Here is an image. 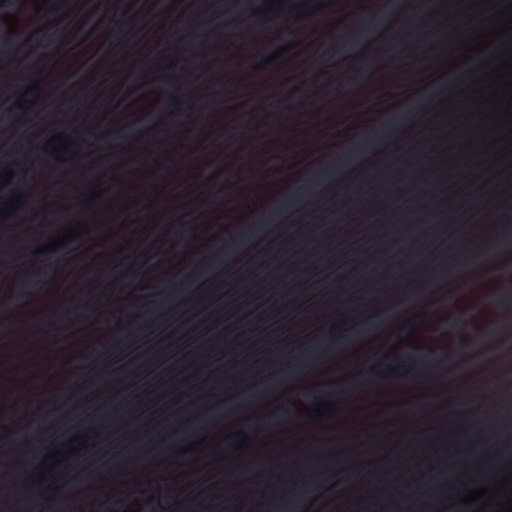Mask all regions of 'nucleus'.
<instances>
[{"label": "nucleus", "mask_w": 512, "mask_h": 512, "mask_svg": "<svg viewBox=\"0 0 512 512\" xmlns=\"http://www.w3.org/2000/svg\"><path fill=\"white\" fill-rule=\"evenodd\" d=\"M495 303L502 309H508L512 307V292L502 293L496 298Z\"/></svg>", "instance_id": "f257e3e1"}, {"label": "nucleus", "mask_w": 512, "mask_h": 512, "mask_svg": "<svg viewBox=\"0 0 512 512\" xmlns=\"http://www.w3.org/2000/svg\"><path fill=\"white\" fill-rule=\"evenodd\" d=\"M63 245V242H58L57 244L49 245L46 247L36 249L33 254L37 256H45L49 253L55 252L58 248Z\"/></svg>", "instance_id": "f03ea898"}, {"label": "nucleus", "mask_w": 512, "mask_h": 512, "mask_svg": "<svg viewBox=\"0 0 512 512\" xmlns=\"http://www.w3.org/2000/svg\"><path fill=\"white\" fill-rule=\"evenodd\" d=\"M244 440V434L242 432H236L228 437H226L223 440V443L229 447H234L235 449L238 448V445H233L234 441H243Z\"/></svg>", "instance_id": "7ed1b4c3"}, {"label": "nucleus", "mask_w": 512, "mask_h": 512, "mask_svg": "<svg viewBox=\"0 0 512 512\" xmlns=\"http://www.w3.org/2000/svg\"><path fill=\"white\" fill-rule=\"evenodd\" d=\"M283 52H284V50L281 49L279 52L275 53L274 55L270 56L266 60L262 61L260 64L256 65L254 67V69L255 70L262 69L266 64H269V63L273 62L274 60H276L280 56V54H282Z\"/></svg>", "instance_id": "20e7f679"}, {"label": "nucleus", "mask_w": 512, "mask_h": 512, "mask_svg": "<svg viewBox=\"0 0 512 512\" xmlns=\"http://www.w3.org/2000/svg\"><path fill=\"white\" fill-rule=\"evenodd\" d=\"M415 325H416L415 320L414 319L410 320L401 327V331L405 332L406 334H409V333H411V331Z\"/></svg>", "instance_id": "39448f33"}, {"label": "nucleus", "mask_w": 512, "mask_h": 512, "mask_svg": "<svg viewBox=\"0 0 512 512\" xmlns=\"http://www.w3.org/2000/svg\"><path fill=\"white\" fill-rule=\"evenodd\" d=\"M25 95L27 96H31L33 98H36L39 96V89L37 86H31L29 87L26 92H25Z\"/></svg>", "instance_id": "423d86ee"}, {"label": "nucleus", "mask_w": 512, "mask_h": 512, "mask_svg": "<svg viewBox=\"0 0 512 512\" xmlns=\"http://www.w3.org/2000/svg\"><path fill=\"white\" fill-rule=\"evenodd\" d=\"M41 274H42L41 272H37L35 274V278L31 282H29L28 284L30 286H32V287H35V288L41 287L43 283L41 282L40 279H38V276L41 275Z\"/></svg>", "instance_id": "0eeeda50"}, {"label": "nucleus", "mask_w": 512, "mask_h": 512, "mask_svg": "<svg viewBox=\"0 0 512 512\" xmlns=\"http://www.w3.org/2000/svg\"><path fill=\"white\" fill-rule=\"evenodd\" d=\"M20 200V196H16L15 198L12 199L8 206L11 207L13 210H16V208L19 206Z\"/></svg>", "instance_id": "6e6552de"}, {"label": "nucleus", "mask_w": 512, "mask_h": 512, "mask_svg": "<svg viewBox=\"0 0 512 512\" xmlns=\"http://www.w3.org/2000/svg\"><path fill=\"white\" fill-rule=\"evenodd\" d=\"M61 7H62L61 3H56V4L52 5L51 7H49L47 12L51 13V14H55L61 9Z\"/></svg>", "instance_id": "1a4fd4ad"}, {"label": "nucleus", "mask_w": 512, "mask_h": 512, "mask_svg": "<svg viewBox=\"0 0 512 512\" xmlns=\"http://www.w3.org/2000/svg\"><path fill=\"white\" fill-rule=\"evenodd\" d=\"M269 11H256L253 15L259 19H266Z\"/></svg>", "instance_id": "9d476101"}, {"label": "nucleus", "mask_w": 512, "mask_h": 512, "mask_svg": "<svg viewBox=\"0 0 512 512\" xmlns=\"http://www.w3.org/2000/svg\"><path fill=\"white\" fill-rule=\"evenodd\" d=\"M334 344H335V342H334V341L330 342V343H329V345H328L325 349H323V350L321 351V355H326V354H328V352H330L331 350H333V348H334Z\"/></svg>", "instance_id": "9b49d317"}, {"label": "nucleus", "mask_w": 512, "mask_h": 512, "mask_svg": "<svg viewBox=\"0 0 512 512\" xmlns=\"http://www.w3.org/2000/svg\"><path fill=\"white\" fill-rule=\"evenodd\" d=\"M472 503H473V501H471V500H465V501H462L460 504L463 508L467 509V508L471 507Z\"/></svg>", "instance_id": "f8f14e48"}, {"label": "nucleus", "mask_w": 512, "mask_h": 512, "mask_svg": "<svg viewBox=\"0 0 512 512\" xmlns=\"http://www.w3.org/2000/svg\"><path fill=\"white\" fill-rule=\"evenodd\" d=\"M419 359H420L424 364H430V362H431L429 359H427L426 355H421V356L419 357Z\"/></svg>", "instance_id": "ddd939ff"}, {"label": "nucleus", "mask_w": 512, "mask_h": 512, "mask_svg": "<svg viewBox=\"0 0 512 512\" xmlns=\"http://www.w3.org/2000/svg\"><path fill=\"white\" fill-rule=\"evenodd\" d=\"M1 44H2V46H5V47H6V46H9V45H10V42H9V40L5 37V38H2V39H1Z\"/></svg>", "instance_id": "4468645a"}, {"label": "nucleus", "mask_w": 512, "mask_h": 512, "mask_svg": "<svg viewBox=\"0 0 512 512\" xmlns=\"http://www.w3.org/2000/svg\"><path fill=\"white\" fill-rule=\"evenodd\" d=\"M15 109H23V106H22V103L21 102H18L16 105H15Z\"/></svg>", "instance_id": "2eb2a0df"}, {"label": "nucleus", "mask_w": 512, "mask_h": 512, "mask_svg": "<svg viewBox=\"0 0 512 512\" xmlns=\"http://www.w3.org/2000/svg\"><path fill=\"white\" fill-rule=\"evenodd\" d=\"M358 76V73H356L353 77L349 79V82H354Z\"/></svg>", "instance_id": "dca6fc26"}, {"label": "nucleus", "mask_w": 512, "mask_h": 512, "mask_svg": "<svg viewBox=\"0 0 512 512\" xmlns=\"http://www.w3.org/2000/svg\"><path fill=\"white\" fill-rule=\"evenodd\" d=\"M172 102L174 105L178 104V99L175 97H172Z\"/></svg>", "instance_id": "f3484780"}, {"label": "nucleus", "mask_w": 512, "mask_h": 512, "mask_svg": "<svg viewBox=\"0 0 512 512\" xmlns=\"http://www.w3.org/2000/svg\"><path fill=\"white\" fill-rule=\"evenodd\" d=\"M18 296H19L20 298H22V297H25V296H26V294H25V293H23L22 291H19Z\"/></svg>", "instance_id": "a211bd4d"}, {"label": "nucleus", "mask_w": 512, "mask_h": 512, "mask_svg": "<svg viewBox=\"0 0 512 512\" xmlns=\"http://www.w3.org/2000/svg\"><path fill=\"white\" fill-rule=\"evenodd\" d=\"M307 358H308V355H305V356H304V360H305L304 366H308Z\"/></svg>", "instance_id": "6ab92c4d"}, {"label": "nucleus", "mask_w": 512, "mask_h": 512, "mask_svg": "<svg viewBox=\"0 0 512 512\" xmlns=\"http://www.w3.org/2000/svg\"><path fill=\"white\" fill-rule=\"evenodd\" d=\"M509 233H503V235L501 236V239L502 240H505L506 236L508 235Z\"/></svg>", "instance_id": "aec40b11"}, {"label": "nucleus", "mask_w": 512, "mask_h": 512, "mask_svg": "<svg viewBox=\"0 0 512 512\" xmlns=\"http://www.w3.org/2000/svg\"><path fill=\"white\" fill-rule=\"evenodd\" d=\"M457 324H458V321H453V322L451 323V326H453V327H454V326H456Z\"/></svg>", "instance_id": "412c9836"}, {"label": "nucleus", "mask_w": 512, "mask_h": 512, "mask_svg": "<svg viewBox=\"0 0 512 512\" xmlns=\"http://www.w3.org/2000/svg\"><path fill=\"white\" fill-rule=\"evenodd\" d=\"M448 357H449V356H448L447 354H445V355H443L442 359H443V360H447V359H448Z\"/></svg>", "instance_id": "4be33fe9"}, {"label": "nucleus", "mask_w": 512, "mask_h": 512, "mask_svg": "<svg viewBox=\"0 0 512 512\" xmlns=\"http://www.w3.org/2000/svg\"><path fill=\"white\" fill-rule=\"evenodd\" d=\"M6 0H0V6H3L5 4Z\"/></svg>", "instance_id": "5701e85b"}, {"label": "nucleus", "mask_w": 512, "mask_h": 512, "mask_svg": "<svg viewBox=\"0 0 512 512\" xmlns=\"http://www.w3.org/2000/svg\"><path fill=\"white\" fill-rule=\"evenodd\" d=\"M0 218H1V219L3 218V213H2V211H0Z\"/></svg>", "instance_id": "b1692460"}, {"label": "nucleus", "mask_w": 512, "mask_h": 512, "mask_svg": "<svg viewBox=\"0 0 512 512\" xmlns=\"http://www.w3.org/2000/svg\"><path fill=\"white\" fill-rule=\"evenodd\" d=\"M389 371L394 372L395 369L389 367Z\"/></svg>", "instance_id": "393cba45"}]
</instances>
